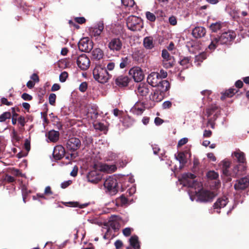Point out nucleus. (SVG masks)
<instances>
[{
	"label": "nucleus",
	"mask_w": 249,
	"mask_h": 249,
	"mask_svg": "<svg viewBox=\"0 0 249 249\" xmlns=\"http://www.w3.org/2000/svg\"><path fill=\"white\" fill-rule=\"evenodd\" d=\"M149 97L150 100L156 102H159L162 100L163 94L162 92H159V91H155L151 93Z\"/></svg>",
	"instance_id": "bb28decb"
},
{
	"label": "nucleus",
	"mask_w": 249,
	"mask_h": 249,
	"mask_svg": "<svg viewBox=\"0 0 249 249\" xmlns=\"http://www.w3.org/2000/svg\"><path fill=\"white\" fill-rule=\"evenodd\" d=\"M143 45L147 50H151L155 46L154 38L152 36H146L143 38Z\"/></svg>",
	"instance_id": "aec40b11"
},
{
	"label": "nucleus",
	"mask_w": 249,
	"mask_h": 249,
	"mask_svg": "<svg viewBox=\"0 0 249 249\" xmlns=\"http://www.w3.org/2000/svg\"><path fill=\"white\" fill-rule=\"evenodd\" d=\"M93 76L96 81L102 84L107 83L111 77L106 68L101 65H97L93 70Z\"/></svg>",
	"instance_id": "20e7f679"
},
{
	"label": "nucleus",
	"mask_w": 249,
	"mask_h": 249,
	"mask_svg": "<svg viewBox=\"0 0 249 249\" xmlns=\"http://www.w3.org/2000/svg\"><path fill=\"white\" fill-rule=\"evenodd\" d=\"M126 25L127 28L132 31H139L142 28L141 18L134 16H130L127 18Z\"/></svg>",
	"instance_id": "39448f33"
},
{
	"label": "nucleus",
	"mask_w": 249,
	"mask_h": 249,
	"mask_svg": "<svg viewBox=\"0 0 249 249\" xmlns=\"http://www.w3.org/2000/svg\"><path fill=\"white\" fill-rule=\"evenodd\" d=\"M196 176L191 173H185L182 175L180 180L183 186L194 188L189 191L190 199L192 201L196 200L197 201L208 202L212 200L215 196L214 194L207 190L200 189L201 184L200 182L194 180Z\"/></svg>",
	"instance_id": "f257e3e1"
},
{
	"label": "nucleus",
	"mask_w": 249,
	"mask_h": 249,
	"mask_svg": "<svg viewBox=\"0 0 249 249\" xmlns=\"http://www.w3.org/2000/svg\"><path fill=\"white\" fill-rule=\"evenodd\" d=\"M174 60L173 58L171 60H163L162 64L164 68H170L174 65Z\"/></svg>",
	"instance_id": "f704fd0d"
},
{
	"label": "nucleus",
	"mask_w": 249,
	"mask_h": 249,
	"mask_svg": "<svg viewBox=\"0 0 249 249\" xmlns=\"http://www.w3.org/2000/svg\"><path fill=\"white\" fill-rule=\"evenodd\" d=\"M77 64L82 70H87L90 66V60L87 56L83 54L77 58Z\"/></svg>",
	"instance_id": "0eeeda50"
},
{
	"label": "nucleus",
	"mask_w": 249,
	"mask_h": 249,
	"mask_svg": "<svg viewBox=\"0 0 249 249\" xmlns=\"http://www.w3.org/2000/svg\"><path fill=\"white\" fill-rule=\"evenodd\" d=\"M60 88V86L58 84H54L51 88V90L53 91L58 90Z\"/></svg>",
	"instance_id": "052dcab7"
},
{
	"label": "nucleus",
	"mask_w": 249,
	"mask_h": 249,
	"mask_svg": "<svg viewBox=\"0 0 249 249\" xmlns=\"http://www.w3.org/2000/svg\"><path fill=\"white\" fill-rule=\"evenodd\" d=\"M104 29V25L102 23H100L97 26L91 28L90 29V34L91 36L95 37L98 36L100 35Z\"/></svg>",
	"instance_id": "412c9836"
},
{
	"label": "nucleus",
	"mask_w": 249,
	"mask_h": 249,
	"mask_svg": "<svg viewBox=\"0 0 249 249\" xmlns=\"http://www.w3.org/2000/svg\"><path fill=\"white\" fill-rule=\"evenodd\" d=\"M176 159L179 161V163L183 165L186 162V160L185 154L182 152L178 153L176 156Z\"/></svg>",
	"instance_id": "473e14b6"
},
{
	"label": "nucleus",
	"mask_w": 249,
	"mask_h": 249,
	"mask_svg": "<svg viewBox=\"0 0 249 249\" xmlns=\"http://www.w3.org/2000/svg\"><path fill=\"white\" fill-rule=\"evenodd\" d=\"M18 122L21 126H24L26 123L24 117L23 116H20L18 118Z\"/></svg>",
	"instance_id": "6e6d98bb"
},
{
	"label": "nucleus",
	"mask_w": 249,
	"mask_h": 249,
	"mask_svg": "<svg viewBox=\"0 0 249 249\" xmlns=\"http://www.w3.org/2000/svg\"><path fill=\"white\" fill-rule=\"evenodd\" d=\"M79 89L81 92H85L87 89V83L85 82H82L80 85Z\"/></svg>",
	"instance_id": "de8ad7c7"
},
{
	"label": "nucleus",
	"mask_w": 249,
	"mask_h": 249,
	"mask_svg": "<svg viewBox=\"0 0 249 249\" xmlns=\"http://www.w3.org/2000/svg\"><path fill=\"white\" fill-rule=\"evenodd\" d=\"M146 18L150 21H154L156 19V17L155 15L150 12H147L146 13Z\"/></svg>",
	"instance_id": "c03bdc74"
},
{
	"label": "nucleus",
	"mask_w": 249,
	"mask_h": 249,
	"mask_svg": "<svg viewBox=\"0 0 249 249\" xmlns=\"http://www.w3.org/2000/svg\"><path fill=\"white\" fill-rule=\"evenodd\" d=\"M95 170L89 172L87 176L88 181L92 183H98L102 178V174L100 171L112 173L116 171L117 167L115 165H108L105 163L95 164Z\"/></svg>",
	"instance_id": "f03ea898"
},
{
	"label": "nucleus",
	"mask_w": 249,
	"mask_h": 249,
	"mask_svg": "<svg viewBox=\"0 0 249 249\" xmlns=\"http://www.w3.org/2000/svg\"><path fill=\"white\" fill-rule=\"evenodd\" d=\"M160 75V78L161 80L162 78H164L167 77V73L166 71L161 70L160 72L159 73Z\"/></svg>",
	"instance_id": "13d9d810"
},
{
	"label": "nucleus",
	"mask_w": 249,
	"mask_h": 249,
	"mask_svg": "<svg viewBox=\"0 0 249 249\" xmlns=\"http://www.w3.org/2000/svg\"><path fill=\"white\" fill-rule=\"evenodd\" d=\"M119 217L116 215L111 216L108 221L109 226L114 230L119 228V223L118 222Z\"/></svg>",
	"instance_id": "a878e982"
},
{
	"label": "nucleus",
	"mask_w": 249,
	"mask_h": 249,
	"mask_svg": "<svg viewBox=\"0 0 249 249\" xmlns=\"http://www.w3.org/2000/svg\"><path fill=\"white\" fill-rule=\"evenodd\" d=\"M159 90L162 93L167 91L170 88V84L167 80H160L158 86Z\"/></svg>",
	"instance_id": "393cba45"
},
{
	"label": "nucleus",
	"mask_w": 249,
	"mask_h": 249,
	"mask_svg": "<svg viewBox=\"0 0 249 249\" xmlns=\"http://www.w3.org/2000/svg\"><path fill=\"white\" fill-rule=\"evenodd\" d=\"M147 82L153 87H157L160 82V74L158 72H151L147 77Z\"/></svg>",
	"instance_id": "9d476101"
},
{
	"label": "nucleus",
	"mask_w": 249,
	"mask_h": 249,
	"mask_svg": "<svg viewBox=\"0 0 249 249\" xmlns=\"http://www.w3.org/2000/svg\"><path fill=\"white\" fill-rule=\"evenodd\" d=\"M171 105H172L171 102L169 101L164 102L162 104V106L164 108H169L170 107H171Z\"/></svg>",
	"instance_id": "bf43d9fd"
},
{
	"label": "nucleus",
	"mask_w": 249,
	"mask_h": 249,
	"mask_svg": "<svg viewBox=\"0 0 249 249\" xmlns=\"http://www.w3.org/2000/svg\"><path fill=\"white\" fill-rule=\"evenodd\" d=\"M208 158L211 161H215L216 160V157L214 156L213 153H209L207 154Z\"/></svg>",
	"instance_id": "4d7b16f0"
},
{
	"label": "nucleus",
	"mask_w": 249,
	"mask_h": 249,
	"mask_svg": "<svg viewBox=\"0 0 249 249\" xmlns=\"http://www.w3.org/2000/svg\"><path fill=\"white\" fill-rule=\"evenodd\" d=\"M206 30L202 27H196L192 31L193 36L196 38H200L205 36Z\"/></svg>",
	"instance_id": "4be33fe9"
},
{
	"label": "nucleus",
	"mask_w": 249,
	"mask_h": 249,
	"mask_svg": "<svg viewBox=\"0 0 249 249\" xmlns=\"http://www.w3.org/2000/svg\"><path fill=\"white\" fill-rule=\"evenodd\" d=\"M249 186V177L242 178L238 180L234 184L236 190H244Z\"/></svg>",
	"instance_id": "9b49d317"
},
{
	"label": "nucleus",
	"mask_w": 249,
	"mask_h": 249,
	"mask_svg": "<svg viewBox=\"0 0 249 249\" xmlns=\"http://www.w3.org/2000/svg\"><path fill=\"white\" fill-rule=\"evenodd\" d=\"M236 34L231 31L223 33L219 37H214L212 39L208 48L211 51H213L219 45L227 44L233 40Z\"/></svg>",
	"instance_id": "7ed1b4c3"
},
{
	"label": "nucleus",
	"mask_w": 249,
	"mask_h": 249,
	"mask_svg": "<svg viewBox=\"0 0 249 249\" xmlns=\"http://www.w3.org/2000/svg\"><path fill=\"white\" fill-rule=\"evenodd\" d=\"M154 122L155 124L157 125L161 124L163 122V120L159 117H156L155 119Z\"/></svg>",
	"instance_id": "69168bd1"
},
{
	"label": "nucleus",
	"mask_w": 249,
	"mask_h": 249,
	"mask_svg": "<svg viewBox=\"0 0 249 249\" xmlns=\"http://www.w3.org/2000/svg\"><path fill=\"white\" fill-rule=\"evenodd\" d=\"M22 98L25 101H30L32 99V97L30 94L24 93L21 96Z\"/></svg>",
	"instance_id": "8fccbe9b"
},
{
	"label": "nucleus",
	"mask_w": 249,
	"mask_h": 249,
	"mask_svg": "<svg viewBox=\"0 0 249 249\" xmlns=\"http://www.w3.org/2000/svg\"><path fill=\"white\" fill-rule=\"evenodd\" d=\"M68 144L69 145L72 144V146H71V149L75 150L77 149L78 147H79L81 142L78 139L75 138H72L69 140Z\"/></svg>",
	"instance_id": "cd10ccee"
},
{
	"label": "nucleus",
	"mask_w": 249,
	"mask_h": 249,
	"mask_svg": "<svg viewBox=\"0 0 249 249\" xmlns=\"http://www.w3.org/2000/svg\"><path fill=\"white\" fill-rule=\"evenodd\" d=\"M188 139L186 138H183L180 139L178 142V146H181L188 142Z\"/></svg>",
	"instance_id": "3c124183"
},
{
	"label": "nucleus",
	"mask_w": 249,
	"mask_h": 249,
	"mask_svg": "<svg viewBox=\"0 0 249 249\" xmlns=\"http://www.w3.org/2000/svg\"><path fill=\"white\" fill-rule=\"evenodd\" d=\"M207 176L211 179H215L218 178V175L214 171H210L207 173Z\"/></svg>",
	"instance_id": "e433bc0d"
},
{
	"label": "nucleus",
	"mask_w": 249,
	"mask_h": 249,
	"mask_svg": "<svg viewBox=\"0 0 249 249\" xmlns=\"http://www.w3.org/2000/svg\"><path fill=\"white\" fill-rule=\"evenodd\" d=\"M228 198L226 196H223L218 198L213 205L214 209H218L224 208L228 203Z\"/></svg>",
	"instance_id": "5701e85b"
},
{
	"label": "nucleus",
	"mask_w": 249,
	"mask_h": 249,
	"mask_svg": "<svg viewBox=\"0 0 249 249\" xmlns=\"http://www.w3.org/2000/svg\"><path fill=\"white\" fill-rule=\"evenodd\" d=\"M231 155L235 158L239 163H246L245 154L239 149H236L233 151Z\"/></svg>",
	"instance_id": "4468645a"
},
{
	"label": "nucleus",
	"mask_w": 249,
	"mask_h": 249,
	"mask_svg": "<svg viewBox=\"0 0 249 249\" xmlns=\"http://www.w3.org/2000/svg\"><path fill=\"white\" fill-rule=\"evenodd\" d=\"M64 148L61 145H57L54 148L53 156L56 160H60L64 156Z\"/></svg>",
	"instance_id": "f3484780"
},
{
	"label": "nucleus",
	"mask_w": 249,
	"mask_h": 249,
	"mask_svg": "<svg viewBox=\"0 0 249 249\" xmlns=\"http://www.w3.org/2000/svg\"><path fill=\"white\" fill-rule=\"evenodd\" d=\"M31 79L33 80L35 83V82H38L39 81V78L38 76L36 74L34 73L31 76Z\"/></svg>",
	"instance_id": "0e129e2a"
},
{
	"label": "nucleus",
	"mask_w": 249,
	"mask_h": 249,
	"mask_svg": "<svg viewBox=\"0 0 249 249\" xmlns=\"http://www.w3.org/2000/svg\"><path fill=\"white\" fill-rule=\"evenodd\" d=\"M179 63L180 65L182 66L184 68H187L190 66V60L188 57H184L181 59Z\"/></svg>",
	"instance_id": "c9c22d12"
},
{
	"label": "nucleus",
	"mask_w": 249,
	"mask_h": 249,
	"mask_svg": "<svg viewBox=\"0 0 249 249\" xmlns=\"http://www.w3.org/2000/svg\"><path fill=\"white\" fill-rule=\"evenodd\" d=\"M189 50L191 53H197L198 54L201 53L203 51L202 49L201 44L199 43L198 42H194L193 44L191 45V47L189 48Z\"/></svg>",
	"instance_id": "b1692460"
},
{
	"label": "nucleus",
	"mask_w": 249,
	"mask_h": 249,
	"mask_svg": "<svg viewBox=\"0 0 249 249\" xmlns=\"http://www.w3.org/2000/svg\"><path fill=\"white\" fill-rule=\"evenodd\" d=\"M162 57L163 60H171L173 58V57L170 55L168 51L166 50H163L161 53Z\"/></svg>",
	"instance_id": "ea45409f"
},
{
	"label": "nucleus",
	"mask_w": 249,
	"mask_h": 249,
	"mask_svg": "<svg viewBox=\"0 0 249 249\" xmlns=\"http://www.w3.org/2000/svg\"><path fill=\"white\" fill-rule=\"evenodd\" d=\"M212 132L210 130H205L203 133L204 137H210L212 135Z\"/></svg>",
	"instance_id": "680f3d73"
},
{
	"label": "nucleus",
	"mask_w": 249,
	"mask_h": 249,
	"mask_svg": "<svg viewBox=\"0 0 249 249\" xmlns=\"http://www.w3.org/2000/svg\"><path fill=\"white\" fill-rule=\"evenodd\" d=\"M71 183V181H70V180L63 182L61 183V187L62 188H66V187H67L68 186H69L70 185Z\"/></svg>",
	"instance_id": "774afa93"
},
{
	"label": "nucleus",
	"mask_w": 249,
	"mask_h": 249,
	"mask_svg": "<svg viewBox=\"0 0 249 249\" xmlns=\"http://www.w3.org/2000/svg\"><path fill=\"white\" fill-rule=\"evenodd\" d=\"M246 163H239L233 168V174L235 176H240L246 170Z\"/></svg>",
	"instance_id": "6ab92c4d"
},
{
	"label": "nucleus",
	"mask_w": 249,
	"mask_h": 249,
	"mask_svg": "<svg viewBox=\"0 0 249 249\" xmlns=\"http://www.w3.org/2000/svg\"><path fill=\"white\" fill-rule=\"evenodd\" d=\"M135 91L138 96L143 97L148 94L149 92V89L147 84L141 83L138 85Z\"/></svg>",
	"instance_id": "f8f14e48"
},
{
	"label": "nucleus",
	"mask_w": 249,
	"mask_h": 249,
	"mask_svg": "<svg viewBox=\"0 0 249 249\" xmlns=\"http://www.w3.org/2000/svg\"><path fill=\"white\" fill-rule=\"evenodd\" d=\"M115 82L120 87H126L128 85L129 79L126 75H121L116 77Z\"/></svg>",
	"instance_id": "2eb2a0df"
},
{
	"label": "nucleus",
	"mask_w": 249,
	"mask_h": 249,
	"mask_svg": "<svg viewBox=\"0 0 249 249\" xmlns=\"http://www.w3.org/2000/svg\"><path fill=\"white\" fill-rule=\"evenodd\" d=\"M216 109H217V107L216 106H213L207 109V113L208 114V116H210L213 113V112Z\"/></svg>",
	"instance_id": "09e8293b"
},
{
	"label": "nucleus",
	"mask_w": 249,
	"mask_h": 249,
	"mask_svg": "<svg viewBox=\"0 0 249 249\" xmlns=\"http://www.w3.org/2000/svg\"><path fill=\"white\" fill-rule=\"evenodd\" d=\"M74 20L79 24L84 23L86 21V19L84 17H77L74 18Z\"/></svg>",
	"instance_id": "5fc2aeb1"
},
{
	"label": "nucleus",
	"mask_w": 249,
	"mask_h": 249,
	"mask_svg": "<svg viewBox=\"0 0 249 249\" xmlns=\"http://www.w3.org/2000/svg\"><path fill=\"white\" fill-rule=\"evenodd\" d=\"M116 204L118 206L126 205L127 204V199L124 196H122L116 199Z\"/></svg>",
	"instance_id": "7c9ffc66"
},
{
	"label": "nucleus",
	"mask_w": 249,
	"mask_h": 249,
	"mask_svg": "<svg viewBox=\"0 0 249 249\" xmlns=\"http://www.w3.org/2000/svg\"><path fill=\"white\" fill-rule=\"evenodd\" d=\"M11 117V113L9 112H5L0 116V122H4L7 119Z\"/></svg>",
	"instance_id": "58836bf2"
},
{
	"label": "nucleus",
	"mask_w": 249,
	"mask_h": 249,
	"mask_svg": "<svg viewBox=\"0 0 249 249\" xmlns=\"http://www.w3.org/2000/svg\"><path fill=\"white\" fill-rule=\"evenodd\" d=\"M169 22L172 25H176L177 23V19L174 16H172L169 18Z\"/></svg>",
	"instance_id": "603ef678"
},
{
	"label": "nucleus",
	"mask_w": 249,
	"mask_h": 249,
	"mask_svg": "<svg viewBox=\"0 0 249 249\" xmlns=\"http://www.w3.org/2000/svg\"><path fill=\"white\" fill-rule=\"evenodd\" d=\"M68 74L66 71L62 72L59 75V81L61 82H64L68 78Z\"/></svg>",
	"instance_id": "79ce46f5"
},
{
	"label": "nucleus",
	"mask_w": 249,
	"mask_h": 249,
	"mask_svg": "<svg viewBox=\"0 0 249 249\" xmlns=\"http://www.w3.org/2000/svg\"><path fill=\"white\" fill-rule=\"evenodd\" d=\"M108 48L113 51H119L122 47V42L119 38H113L108 43Z\"/></svg>",
	"instance_id": "ddd939ff"
},
{
	"label": "nucleus",
	"mask_w": 249,
	"mask_h": 249,
	"mask_svg": "<svg viewBox=\"0 0 249 249\" xmlns=\"http://www.w3.org/2000/svg\"><path fill=\"white\" fill-rule=\"evenodd\" d=\"M92 56L94 59L99 60L103 56V52L99 48H96L92 52Z\"/></svg>",
	"instance_id": "c756f323"
},
{
	"label": "nucleus",
	"mask_w": 249,
	"mask_h": 249,
	"mask_svg": "<svg viewBox=\"0 0 249 249\" xmlns=\"http://www.w3.org/2000/svg\"><path fill=\"white\" fill-rule=\"evenodd\" d=\"M1 102L3 104L7 106H10L12 105V103L11 102H8L7 99L4 97L1 99Z\"/></svg>",
	"instance_id": "338daca9"
},
{
	"label": "nucleus",
	"mask_w": 249,
	"mask_h": 249,
	"mask_svg": "<svg viewBox=\"0 0 249 249\" xmlns=\"http://www.w3.org/2000/svg\"><path fill=\"white\" fill-rule=\"evenodd\" d=\"M108 155L109 156V160H113L118 157L117 154L113 152H109Z\"/></svg>",
	"instance_id": "864d4df0"
},
{
	"label": "nucleus",
	"mask_w": 249,
	"mask_h": 249,
	"mask_svg": "<svg viewBox=\"0 0 249 249\" xmlns=\"http://www.w3.org/2000/svg\"><path fill=\"white\" fill-rule=\"evenodd\" d=\"M117 181L113 177L107 178L104 182V186L111 194H115L117 192Z\"/></svg>",
	"instance_id": "423d86ee"
},
{
	"label": "nucleus",
	"mask_w": 249,
	"mask_h": 249,
	"mask_svg": "<svg viewBox=\"0 0 249 249\" xmlns=\"http://www.w3.org/2000/svg\"><path fill=\"white\" fill-rule=\"evenodd\" d=\"M132 231V228H126L123 230V233L125 236H128L131 234Z\"/></svg>",
	"instance_id": "49530a36"
},
{
	"label": "nucleus",
	"mask_w": 249,
	"mask_h": 249,
	"mask_svg": "<svg viewBox=\"0 0 249 249\" xmlns=\"http://www.w3.org/2000/svg\"><path fill=\"white\" fill-rule=\"evenodd\" d=\"M123 4L126 7H132L135 2L134 0H121Z\"/></svg>",
	"instance_id": "a19ab883"
},
{
	"label": "nucleus",
	"mask_w": 249,
	"mask_h": 249,
	"mask_svg": "<svg viewBox=\"0 0 249 249\" xmlns=\"http://www.w3.org/2000/svg\"><path fill=\"white\" fill-rule=\"evenodd\" d=\"M145 110V107L142 102H137L131 108V112L137 115H141Z\"/></svg>",
	"instance_id": "dca6fc26"
},
{
	"label": "nucleus",
	"mask_w": 249,
	"mask_h": 249,
	"mask_svg": "<svg viewBox=\"0 0 249 249\" xmlns=\"http://www.w3.org/2000/svg\"><path fill=\"white\" fill-rule=\"evenodd\" d=\"M129 243L131 246L134 249H139L140 245L138 240V237L136 235H133L129 239Z\"/></svg>",
	"instance_id": "c85d7f7f"
},
{
	"label": "nucleus",
	"mask_w": 249,
	"mask_h": 249,
	"mask_svg": "<svg viewBox=\"0 0 249 249\" xmlns=\"http://www.w3.org/2000/svg\"><path fill=\"white\" fill-rule=\"evenodd\" d=\"M46 137L48 138V142H56L59 138V132L57 131L51 130L46 134Z\"/></svg>",
	"instance_id": "a211bd4d"
},
{
	"label": "nucleus",
	"mask_w": 249,
	"mask_h": 249,
	"mask_svg": "<svg viewBox=\"0 0 249 249\" xmlns=\"http://www.w3.org/2000/svg\"><path fill=\"white\" fill-rule=\"evenodd\" d=\"M128 64V58L127 57L122 58L121 59V62L120 64V67L121 69L124 68Z\"/></svg>",
	"instance_id": "37998d69"
},
{
	"label": "nucleus",
	"mask_w": 249,
	"mask_h": 249,
	"mask_svg": "<svg viewBox=\"0 0 249 249\" xmlns=\"http://www.w3.org/2000/svg\"><path fill=\"white\" fill-rule=\"evenodd\" d=\"M129 73L137 82L141 81L144 78V74L142 69L138 67L131 68L129 70Z\"/></svg>",
	"instance_id": "6e6552de"
},
{
	"label": "nucleus",
	"mask_w": 249,
	"mask_h": 249,
	"mask_svg": "<svg viewBox=\"0 0 249 249\" xmlns=\"http://www.w3.org/2000/svg\"><path fill=\"white\" fill-rule=\"evenodd\" d=\"M235 93V89H230L229 90L226 91L221 96V99L224 100L227 97H232Z\"/></svg>",
	"instance_id": "2f4dec72"
},
{
	"label": "nucleus",
	"mask_w": 249,
	"mask_h": 249,
	"mask_svg": "<svg viewBox=\"0 0 249 249\" xmlns=\"http://www.w3.org/2000/svg\"><path fill=\"white\" fill-rule=\"evenodd\" d=\"M136 192V188L134 186L131 187L127 191V192L129 194L130 196L134 194Z\"/></svg>",
	"instance_id": "e2e57ef3"
},
{
	"label": "nucleus",
	"mask_w": 249,
	"mask_h": 249,
	"mask_svg": "<svg viewBox=\"0 0 249 249\" xmlns=\"http://www.w3.org/2000/svg\"><path fill=\"white\" fill-rule=\"evenodd\" d=\"M55 100L56 95L54 93L50 94L49 97V103L51 105H53L55 102Z\"/></svg>",
	"instance_id": "a18cd8bd"
},
{
	"label": "nucleus",
	"mask_w": 249,
	"mask_h": 249,
	"mask_svg": "<svg viewBox=\"0 0 249 249\" xmlns=\"http://www.w3.org/2000/svg\"><path fill=\"white\" fill-rule=\"evenodd\" d=\"M221 27L222 24L220 22H217L212 23L210 27L211 30L213 32H217L221 29Z\"/></svg>",
	"instance_id": "72a5a7b5"
},
{
	"label": "nucleus",
	"mask_w": 249,
	"mask_h": 249,
	"mask_svg": "<svg viewBox=\"0 0 249 249\" xmlns=\"http://www.w3.org/2000/svg\"><path fill=\"white\" fill-rule=\"evenodd\" d=\"M206 58V54L203 52H202L201 53L196 55V60L197 61L202 62Z\"/></svg>",
	"instance_id": "4c0bfd02"
},
{
	"label": "nucleus",
	"mask_w": 249,
	"mask_h": 249,
	"mask_svg": "<svg viewBox=\"0 0 249 249\" xmlns=\"http://www.w3.org/2000/svg\"><path fill=\"white\" fill-rule=\"evenodd\" d=\"M78 48L82 52H89L92 48V42L87 38L81 39L78 43Z\"/></svg>",
	"instance_id": "1a4fd4ad"
}]
</instances>
